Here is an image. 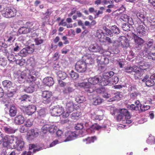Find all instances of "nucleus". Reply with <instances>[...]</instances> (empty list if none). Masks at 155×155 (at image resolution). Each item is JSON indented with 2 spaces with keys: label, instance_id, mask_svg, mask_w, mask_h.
I'll return each mask as SVG.
<instances>
[{
  "label": "nucleus",
  "instance_id": "1",
  "mask_svg": "<svg viewBox=\"0 0 155 155\" xmlns=\"http://www.w3.org/2000/svg\"><path fill=\"white\" fill-rule=\"evenodd\" d=\"M78 86L83 87L86 91L89 93L95 91L97 94H102L104 93L105 91L104 87H101L96 88L95 87L91 86L88 83H78Z\"/></svg>",
  "mask_w": 155,
  "mask_h": 155
},
{
  "label": "nucleus",
  "instance_id": "2",
  "mask_svg": "<svg viewBox=\"0 0 155 155\" xmlns=\"http://www.w3.org/2000/svg\"><path fill=\"white\" fill-rule=\"evenodd\" d=\"M41 96L43 99L42 102L45 104L50 103L52 100V94L51 92L45 91L42 92Z\"/></svg>",
  "mask_w": 155,
  "mask_h": 155
},
{
  "label": "nucleus",
  "instance_id": "3",
  "mask_svg": "<svg viewBox=\"0 0 155 155\" xmlns=\"http://www.w3.org/2000/svg\"><path fill=\"white\" fill-rule=\"evenodd\" d=\"M120 114L117 117V120L118 121L125 119H130L131 116L128 111L126 109L124 108L120 109Z\"/></svg>",
  "mask_w": 155,
  "mask_h": 155
},
{
  "label": "nucleus",
  "instance_id": "4",
  "mask_svg": "<svg viewBox=\"0 0 155 155\" xmlns=\"http://www.w3.org/2000/svg\"><path fill=\"white\" fill-rule=\"evenodd\" d=\"M75 69L78 72H84L87 69V65L84 61L80 60L76 63Z\"/></svg>",
  "mask_w": 155,
  "mask_h": 155
},
{
  "label": "nucleus",
  "instance_id": "5",
  "mask_svg": "<svg viewBox=\"0 0 155 155\" xmlns=\"http://www.w3.org/2000/svg\"><path fill=\"white\" fill-rule=\"evenodd\" d=\"M15 137L12 136H9L7 135H5L2 137V142H3V146L5 147H7L8 145H9L11 147L13 142L15 141Z\"/></svg>",
  "mask_w": 155,
  "mask_h": 155
},
{
  "label": "nucleus",
  "instance_id": "6",
  "mask_svg": "<svg viewBox=\"0 0 155 155\" xmlns=\"http://www.w3.org/2000/svg\"><path fill=\"white\" fill-rule=\"evenodd\" d=\"M64 109L62 107L58 105L53 106L50 110V113L52 116L57 117L62 114Z\"/></svg>",
  "mask_w": 155,
  "mask_h": 155
},
{
  "label": "nucleus",
  "instance_id": "7",
  "mask_svg": "<svg viewBox=\"0 0 155 155\" xmlns=\"http://www.w3.org/2000/svg\"><path fill=\"white\" fill-rule=\"evenodd\" d=\"M32 24L30 22H27L25 25V27H22L18 30V32L21 34H25L30 32H32L33 30L31 27Z\"/></svg>",
  "mask_w": 155,
  "mask_h": 155
},
{
  "label": "nucleus",
  "instance_id": "8",
  "mask_svg": "<svg viewBox=\"0 0 155 155\" xmlns=\"http://www.w3.org/2000/svg\"><path fill=\"white\" fill-rule=\"evenodd\" d=\"M24 142L20 140H18V137H16V139L12 145V149H16L18 150H21L24 147Z\"/></svg>",
  "mask_w": 155,
  "mask_h": 155
},
{
  "label": "nucleus",
  "instance_id": "9",
  "mask_svg": "<svg viewBox=\"0 0 155 155\" xmlns=\"http://www.w3.org/2000/svg\"><path fill=\"white\" fill-rule=\"evenodd\" d=\"M16 12V11L14 8H8L6 9L5 12L2 13V15L6 18H10L15 15Z\"/></svg>",
  "mask_w": 155,
  "mask_h": 155
},
{
  "label": "nucleus",
  "instance_id": "10",
  "mask_svg": "<svg viewBox=\"0 0 155 155\" xmlns=\"http://www.w3.org/2000/svg\"><path fill=\"white\" fill-rule=\"evenodd\" d=\"M101 77L99 76H95L91 77L88 79V82H84L85 83H88L91 86L92 85H95L99 84V82L101 81Z\"/></svg>",
  "mask_w": 155,
  "mask_h": 155
},
{
  "label": "nucleus",
  "instance_id": "11",
  "mask_svg": "<svg viewBox=\"0 0 155 155\" xmlns=\"http://www.w3.org/2000/svg\"><path fill=\"white\" fill-rule=\"evenodd\" d=\"M97 62L98 64H106L109 62V59L104 55L99 56L97 58Z\"/></svg>",
  "mask_w": 155,
  "mask_h": 155
},
{
  "label": "nucleus",
  "instance_id": "12",
  "mask_svg": "<svg viewBox=\"0 0 155 155\" xmlns=\"http://www.w3.org/2000/svg\"><path fill=\"white\" fill-rule=\"evenodd\" d=\"M77 135L76 133L71 131H68L65 134L66 139L64 140L65 142H67L74 139V137H76Z\"/></svg>",
  "mask_w": 155,
  "mask_h": 155
},
{
  "label": "nucleus",
  "instance_id": "13",
  "mask_svg": "<svg viewBox=\"0 0 155 155\" xmlns=\"http://www.w3.org/2000/svg\"><path fill=\"white\" fill-rule=\"evenodd\" d=\"M36 109V108L35 106L33 105H31L26 107L25 111L28 115H31L35 112Z\"/></svg>",
  "mask_w": 155,
  "mask_h": 155
},
{
  "label": "nucleus",
  "instance_id": "14",
  "mask_svg": "<svg viewBox=\"0 0 155 155\" xmlns=\"http://www.w3.org/2000/svg\"><path fill=\"white\" fill-rule=\"evenodd\" d=\"M43 81L45 84L49 87L52 86L54 83L53 79L51 77L45 78L43 79Z\"/></svg>",
  "mask_w": 155,
  "mask_h": 155
},
{
  "label": "nucleus",
  "instance_id": "15",
  "mask_svg": "<svg viewBox=\"0 0 155 155\" xmlns=\"http://www.w3.org/2000/svg\"><path fill=\"white\" fill-rule=\"evenodd\" d=\"M27 73L26 71L22 72L20 75L18 77V81L20 83L24 82L25 80L27 81Z\"/></svg>",
  "mask_w": 155,
  "mask_h": 155
},
{
  "label": "nucleus",
  "instance_id": "16",
  "mask_svg": "<svg viewBox=\"0 0 155 155\" xmlns=\"http://www.w3.org/2000/svg\"><path fill=\"white\" fill-rule=\"evenodd\" d=\"M147 31V29L145 28L143 25H140L137 28V35L140 36L143 35Z\"/></svg>",
  "mask_w": 155,
  "mask_h": 155
},
{
  "label": "nucleus",
  "instance_id": "17",
  "mask_svg": "<svg viewBox=\"0 0 155 155\" xmlns=\"http://www.w3.org/2000/svg\"><path fill=\"white\" fill-rule=\"evenodd\" d=\"M89 50L91 51L94 52H97L100 51L101 48L97 44H91L88 48Z\"/></svg>",
  "mask_w": 155,
  "mask_h": 155
},
{
  "label": "nucleus",
  "instance_id": "18",
  "mask_svg": "<svg viewBox=\"0 0 155 155\" xmlns=\"http://www.w3.org/2000/svg\"><path fill=\"white\" fill-rule=\"evenodd\" d=\"M74 104L71 101H67L66 103L65 108L68 111L70 112H71L74 110Z\"/></svg>",
  "mask_w": 155,
  "mask_h": 155
},
{
  "label": "nucleus",
  "instance_id": "19",
  "mask_svg": "<svg viewBox=\"0 0 155 155\" xmlns=\"http://www.w3.org/2000/svg\"><path fill=\"white\" fill-rule=\"evenodd\" d=\"M25 121L24 117L21 115L17 116L15 117L14 122L16 124H21L24 123Z\"/></svg>",
  "mask_w": 155,
  "mask_h": 155
},
{
  "label": "nucleus",
  "instance_id": "20",
  "mask_svg": "<svg viewBox=\"0 0 155 155\" xmlns=\"http://www.w3.org/2000/svg\"><path fill=\"white\" fill-rule=\"evenodd\" d=\"M138 66L141 70H146L149 68L150 66L144 61H140L138 63Z\"/></svg>",
  "mask_w": 155,
  "mask_h": 155
},
{
  "label": "nucleus",
  "instance_id": "21",
  "mask_svg": "<svg viewBox=\"0 0 155 155\" xmlns=\"http://www.w3.org/2000/svg\"><path fill=\"white\" fill-rule=\"evenodd\" d=\"M35 84L33 83L30 84L29 85L26 86L24 89L25 91L28 93H31L35 90Z\"/></svg>",
  "mask_w": 155,
  "mask_h": 155
},
{
  "label": "nucleus",
  "instance_id": "22",
  "mask_svg": "<svg viewBox=\"0 0 155 155\" xmlns=\"http://www.w3.org/2000/svg\"><path fill=\"white\" fill-rule=\"evenodd\" d=\"M17 112V110L15 106L13 104L11 105L9 110V115L11 117H14L16 115Z\"/></svg>",
  "mask_w": 155,
  "mask_h": 155
},
{
  "label": "nucleus",
  "instance_id": "23",
  "mask_svg": "<svg viewBox=\"0 0 155 155\" xmlns=\"http://www.w3.org/2000/svg\"><path fill=\"white\" fill-rule=\"evenodd\" d=\"M3 130L4 131L8 134H13L15 132L16 130L14 129L11 127L4 126L3 127Z\"/></svg>",
  "mask_w": 155,
  "mask_h": 155
},
{
  "label": "nucleus",
  "instance_id": "24",
  "mask_svg": "<svg viewBox=\"0 0 155 155\" xmlns=\"http://www.w3.org/2000/svg\"><path fill=\"white\" fill-rule=\"evenodd\" d=\"M102 127V126L99 125L97 123H95L90 127L88 130H90L91 133H93L94 132L95 130H99Z\"/></svg>",
  "mask_w": 155,
  "mask_h": 155
},
{
  "label": "nucleus",
  "instance_id": "25",
  "mask_svg": "<svg viewBox=\"0 0 155 155\" xmlns=\"http://www.w3.org/2000/svg\"><path fill=\"white\" fill-rule=\"evenodd\" d=\"M120 18L125 21H127V22L130 23V24H133V22L132 18L128 16L127 15H123L121 16Z\"/></svg>",
  "mask_w": 155,
  "mask_h": 155
},
{
  "label": "nucleus",
  "instance_id": "26",
  "mask_svg": "<svg viewBox=\"0 0 155 155\" xmlns=\"http://www.w3.org/2000/svg\"><path fill=\"white\" fill-rule=\"evenodd\" d=\"M96 139V137L95 136H93L91 137H88L87 138L83 140V141L84 142H85L86 144H89L94 142Z\"/></svg>",
  "mask_w": 155,
  "mask_h": 155
},
{
  "label": "nucleus",
  "instance_id": "27",
  "mask_svg": "<svg viewBox=\"0 0 155 155\" xmlns=\"http://www.w3.org/2000/svg\"><path fill=\"white\" fill-rule=\"evenodd\" d=\"M58 77L61 80H64L65 79L67 75L64 72L60 71L57 72V73Z\"/></svg>",
  "mask_w": 155,
  "mask_h": 155
},
{
  "label": "nucleus",
  "instance_id": "28",
  "mask_svg": "<svg viewBox=\"0 0 155 155\" xmlns=\"http://www.w3.org/2000/svg\"><path fill=\"white\" fill-rule=\"evenodd\" d=\"M132 24H130V23L129 22L127 23H124L123 24L122 28L124 31H130L132 28Z\"/></svg>",
  "mask_w": 155,
  "mask_h": 155
},
{
  "label": "nucleus",
  "instance_id": "29",
  "mask_svg": "<svg viewBox=\"0 0 155 155\" xmlns=\"http://www.w3.org/2000/svg\"><path fill=\"white\" fill-rule=\"evenodd\" d=\"M137 69V67L136 66H133L132 67L127 66L125 68V71L126 72L130 73L136 71Z\"/></svg>",
  "mask_w": 155,
  "mask_h": 155
},
{
  "label": "nucleus",
  "instance_id": "30",
  "mask_svg": "<svg viewBox=\"0 0 155 155\" xmlns=\"http://www.w3.org/2000/svg\"><path fill=\"white\" fill-rule=\"evenodd\" d=\"M110 81L108 79H106L101 77V81L99 82V84L101 86H105L108 85L110 83Z\"/></svg>",
  "mask_w": 155,
  "mask_h": 155
},
{
  "label": "nucleus",
  "instance_id": "31",
  "mask_svg": "<svg viewBox=\"0 0 155 155\" xmlns=\"http://www.w3.org/2000/svg\"><path fill=\"white\" fill-rule=\"evenodd\" d=\"M102 100L101 98L98 96H97L93 99L92 101L93 104L97 105L101 104L102 103Z\"/></svg>",
  "mask_w": 155,
  "mask_h": 155
},
{
  "label": "nucleus",
  "instance_id": "32",
  "mask_svg": "<svg viewBox=\"0 0 155 155\" xmlns=\"http://www.w3.org/2000/svg\"><path fill=\"white\" fill-rule=\"evenodd\" d=\"M75 100L78 103H81L86 101V98L84 96L78 95L76 97Z\"/></svg>",
  "mask_w": 155,
  "mask_h": 155
},
{
  "label": "nucleus",
  "instance_id": "33",
  "mask_svg": "<svg viewBox=\"0 0 155 155\" xmlns=\"http://www.w3.org/2000/svg\"><path fill=\"white\" fill-rule=\"evenodd\" d=\"M36 80V78L35 77L32 75L31 74L27 73V81L28 82H31L35 81Z\"/></svg>",
  "mask_w": 155,
  "mask_h": 155
},
{
  "label": "nucleus",
  "instance_id": "34",
  "mask_svg": "<svg viewBox=\"0 0 155 155\" xmlns=\"http://www.w3.org/2000/svg\"><path fill=\"white\" fill-rule=\"evenodd\" d=\"M114 72L113 71H110L105 72L103 75V78L106 79H108L112 77L114 74Z\"/></svg>",
  "mask_w": 155,
  "mask_h": 155
},
{
  "label": "nucleus",
  "instance_id": "35",
  "mask_svg": "<svg viewBox=\"0 0 155 155\" xmlns=\"http://www.w3.org/2000/svg\"><path fill=\"white\" fill-rule=\"evenodd\" d=\"M12 40V39H8L6 41H5L6 43L2 41H0V46L1 47V49H2V47L6 48L7 47L8 45H10V44L9 43L10 42V41ZM4 41L5 42V39H4Z\"/></svg>",
  "mask_w": 155,
  "mask_h": 155
},
{
  "label": "nucleus",
  "instance_id": "36",
  "mask_svg": "<svg viewBox=\"0 0 155 155\" xmlns=\"http://www.w3.org/2000/svg\"><path fill=\"white\" fill-rule=\"evenodd\" d=\"M136 16L137 18L141 21H143L144 20L145 16L143 12H137L136 14Z\"/></svg>",
  "mask_w": 155,
  "mask_h": 155
},
{
  "label": "nucleus",
  "instance_id": "37",
  "mask_svg": "<svg viewBox=\"0 0 155 155\" xmlns=\"http://www.w3.org/2000/svg\"><path fill=\"white\" fill-rule=\"evenodd\" d=\"M134 72L135 73L134 74V75L135 78L136 79H140L143 75L141 72L137 70V69L136 71H134Z\"/></svg>",
  "mask_w": 155,
  "mask_h": 155
},
{
  "label": "nucleus",
  "instance_id": "38",
  "mask_svg": "<svg viewBox=\"0 0 155 155\" xmlns=\"http://www.w3.org/2000/svg\"><path fill=\"white\" fill-rule=\"evenodd\" d=\"M2 84L4 87L10 88L12 86V83L8 80H5L2 82Z\"/></svg>",
  "mask_w": 155,
  "mask_h": 155
},
{
  "label": "nucleus",
  "instance_id": "39",
  "mask_svg": "<svg viewBox=\"0 0 155 155\" xmlns=\"http://www.w3.org/2000/svg\"><path fill=\"white\" fill-rule=\"evenodd\" d=\"M137 48H140L144 43L143 39H134Z\"/></svg>",
  "mask_w": 155,
  "mask_h": 155
},
{
  "label": "nucleus",
  "instance_id": "40",
  "mask_svg": "<svg viewBox=\"0 0 155 155\" xmlns=\"http://www.w3.org/2000/svg\"><path fill=\"white\" fill-rule=\"evenodd\" d=\"M140 110L141 112H144L150 109V106L145 104H141L140 106Z\"/></svg>",
  "mask_w": 155,
  "mask_h": 155
},
{
  "label": "nucleus",
  "instance_id": "41",
  "mask_svg": "<svg viewBox=\"0 0 155 155\" xmlns=\"http://www.w3.org/2000/svg\"><path fill=\"white\" fill-rule=\"evenodd\" d=\"M121 95L120 94L117 93L114 94V96L113 98L110 99V101H113L115 100H119L121 99Z\"/></svg>",
  "mask_w": 155,
  "mask_h": 155
},
{
  "label": "nucleus",
  "instance_id": "42",
  "mask_svg": "<svg viewBox=\"0 0 155 155\" xmlns=\"http://www.w3.org/2000/svg\"><path fill=\"white\" fill-rule=\"evenodd\" d=\"M28 54V51L27 48H24L22 49L20 52L19 53V54L21 56H25Z\"/></svg>",
  "mask_w": 155,
  "mask_h": 155
},
{
  "label": "nucleus",
  "instance_id": "43",
  "mask_svg": "<svg viewBox=\"0 0 155 155\" xmlns=\"http://www.w3.org/2000/svg\"><path fill=\"white\" fill-rule=\"evenodd\" d=\"M57 129V127L55 125H52L50 126L48 129V131L50 133H54L56 132Z\"/></svg>",
  "mask_w": 155,
  "mask_h": 155
},
{
  "label": "nucleus",
  "instance_id": "44",
  "mask_svg": "<svg viewBox=\"0 0 155 155\" xmlns=\"http://www.w3.org/2000/svg\"><path fill=\"white\" fill-rule=\"evenodd\" d=\"M85 62L87 65L92 64L94 63V60L91 57H89L85 60Z\"/></svg>",
  "mask_w": 155,
  "mask_h": 155
},
{
  "label": "nucleus",
  "instance_id": "45",
  "mask_svg": "<svg viewBox=\"0 0 155 155\" xmlns=\"http://www.w3.org/2000/svg\"><path fill=\"white\" fill-rule=\"evenodd\" d=\"M70 75L71 77L73 79H76L78 77V74L74 72L73 71H72L71 73H70Z\"/></svg>",
  "mask_w": 155,
  "mask_h": 155
},
{
  "label": "nucleus",
  "instance_id": "46",
  "mask_svg": "<svg viewBox=\"0 0 155 155\" xmlns=\"http://www.w3.org/2000/svg\"><path fill=\"white\" fill-rule=\"evenodd\" d=\"M155 83L153 79H150V80H147L146 82V84L148 87H151L153 86Z\"/></svg>",
  "mask_w": 155,
  "mask_h": 155
},
{
  "label": "nucleus",
  "instance_id": "47",
  "mask_svg": "<svg viewBox=\"0 0 155 155\" xmlns=\"http://www.w3.org/2000/svg\"><path fill=\"white\" fill-rule=\"evenodd\" d=\"M34 47V44H32L30 46H29L26 48L28 54H31L34 52L35 49Z\"/></svg>",
  "mask_w": 155,
  "mask_h": 155
},
{
  "label": "nucleus",
  "instance_id": "48",
  "mask_svg": "<svg viewBox=\"0 0 155 155\" xmlns=\"http://www.w3.org/2000/svg\"><path fill=\"white\" fill-rule=\"evenodd\" d=\"M15 93L16 91H8L5 94V96L8 97H12Z\"/></svg>",
  "mask_w": 155,
  "mask_h": 155
},
{
  "label": "nucleus",
  "instance_id": "49",
  "mask_svg": "<svg viewBox=\"0 0 155 155\" xmlns=\"http://www.w3.org/2000/svg\"><path fill=\"white\" fill-rule=\"evenodd\" d=\"M111 30L114 34H118L120 33V30L119 28L115 25L112 26Z\"/></svg>",
  "mask_w": 155,
  "mask_h": 155
},
{
  "label": "nucleus",
  "instance_id": "50",
  "mask_svg": "<svg viewBox=\"0 0 155 155\" xmlns=\"http://www.w3.org/2000/svg\"><path fill=\"white\" fill-rule=\"evenodd\" d=\"M74 91V89L71 87H68L64 89L63 91V92L64 94H69L72 92Z\"/></svg>",
  "mask_w": 155,
  "mask_h": 155
},
{
  "label": "nucleus",
  "instance_id": "51",
  "mask_svg": "<svg viewBox=\"0 0 155 155\" xmlns=\"http://www.w3.org/2000/svg\"><path fill=\"white\" fill-rule=\"evenodd\" d=\"M46 114V110L45 109H41L38 112V114L41 117H44Z\"/></svg>",
  "mask_w": 155,
  "mask_h": 155
},
{
  "label": "nucleus",
  "instance_id": "52",
  "mask_svg": "<svg viewBox=\"0 0 155 155\" xmlns=\"http://www.w3.org/2000/svg\"><path fill=\"white\" fill-rule=\"evenodd\" d=\"M8 60L10 62H13L16 61L17 59L15 58L14 55L12 54H10L8 56Z\"/></svg>",
  "mask_w": 155,
  "mask_h": 155
},
{
  "label": "nucleus",
  "instance_id": "53",
  "mask_svg": "<svg viewBox=\"0 0 155 155\" xmlns=\"http://www.w3.org/2000/svg\"><path fill=\"white\" fill-rule=\"evenodd\" d=\"M21 101H27L28 100L30 101L31 100L30 96L26 94H24L21 97Z\"/></svg>",
  "mask_w": 155,
  "mask_h": 155
},
{
  "label": "nucleus",
  "instance_id": "54",
  "mask_svg": "<svg viewBox=\"0 0 155 155\" xmlns=\"http://www.w3.org/2000/svg\"><path fill=\"white\" fill-rule=\"evenodd\" d=\"M128 108L132 110H136L137 111L139 110L137 106L134 104H132L130 105H128Z\"/></svg>",
  "mask_w": 155,
  "mask_h": 155
},
{
  "label": "nucleus",
  "instance_id": "55",
  "mask_svg": "<svg viewBox=\"0 0 155 155\" xmlns=\"http://www.w3.org/2000/svg\"><path fill=\"white\" fill-rule=\"evenodd\" d=\"M138 93L136 92H134L130 93V97L132 100H134L137 98V96L138 95Z\"/></svg>",
  "mask_w": 155,
  "mask_h": 155
},
{
  "label": "nucleus",
  "instance_id": "56",
  "mask_svg": "<svg viewBox=\"0 0 155 155\" xmlns=\"http://www.w3.org/2000/svg\"><path fill=\"white\" fill-rule=\"evenodd\" d=\"M20 48V45L17 43H16L15 46L13 47V51L15 52L18 51L21 49Z\"/></svg>",
  "mask_w": 155,
  "mask_h": 155
},
{
  "label": "nucleus",
  "instance_id": "57",
  "mask_svg": "<svg viewBox=\"0 0 155 155\" xmlns=\"http://www.w3.org/2000/svg\"><path fill=\"white\" fill-rule=\"evenodd\" d=\"M25 60L22 59H17L15 62L17 64H18L20 66H22L25 64Z\"/></svg>",
  "mask_w": 155,
  "mask_h": 155
},
{
  "label": "nucleus",
  "instance_id": "58",
  "mask_svg": "<svg viewBox=\"0 0 155 155\" xmlns=\"http://www.w3.org/2000/svg\"><path fill=\"white\" fill-rule=\"evenodd\" d=\"M49 125L48 124H45L41 128V130L43 132L45 133H46L47 131L48 130L49 128Z\"/></svg>",
  "mask_w": 155,
  "mask_h": 155
},
{
  "label": "nucleus",
  "instance_id": "59",
  "mask_svg": "<svg viewBox=\"0 0 155 155\" xmlns=\"http://www.w3.org/2000/svg\"><path fill=\"white\" fill-rule=\"evenodd\" d=\"M33 121L30 119H28L25 123V125L27 127H30L33 124Z\"/></svg>",
  "mask_w": 155,
  "mask_h": 155
},
{
  "label": "nucleus",
  "instance_id": "60",
  "mask_svg": "<svg viewBox=\"0 0 155 155\" xmlns=\"http://www.w3.org/2000/svg\"><path fill=\"white\" fill-rule=\"evenodd\" d=\"M30 131V133L29 134L31 135L32 137H35L38 135V133L37 132H35L34 129H31Z\"/></svg>",
  "mask_w": 155,
  "mask_h": 155
},
{
  "label": "nucleus",
  "instance_id": "61",
  "mask_svg": "<svg viewBox=\"0 0 155 155\" xmlns=\"http://www.w3.org/2000/svg\"><path fill=\"white\" fill-rule=\"evenodd\" d=\"M104 28L106 32L107 35L108 36H110V37L113 36V33L112 32V31L111 30H110V29L106 28L105 27Z\"/></svg>",
  "mask_w": 155,
  "mask_h": 155
},
{
  "label": "nucleus",
  "instance_id": "62",
  "mask_svg": "<svg viewBox=\"0 0 155 155\" xmlns=\"http://www.w3.org/2000/svg\"><path fill=\"white\" fill-rule=\"evenodd\" d=\"M84 127L83 124L82 123L77 124L75 126V128L76 130H81Z\"/></svg>",
  "mask_w": 155,
  "mask_h": 155
},
{
  "label": "nucleus",
  "instance_id": "63",
  "mask_svg": "<svg viewBox=\"0 0 155 155\" xmlns=\"http://www.w3.org/2000/svg\"><path fill=\"white\" fill-rule=\"evenodd\" d=\"M71 113V112H70L68 111L67 110V111H65L64 110L61 114L62 115V117L63 118L68 117L70 113Z\"/></svg>",
  "mask_w": 155,
  "mask_h": 155
},
{
  "label": "nucleus",
  "instance_id": "64",
  "mask_svg": "<svg viewBox=\"0 0 155 155\" xmlns=\"http://www.w3.org/2000/svg\"><path fill=\"white\" fill-rule=\"evenodd\" d=\"M148 58L150 59L155 60V53H150L149 54Z\"/></svg>",
  "mask_w": 155,
  "mask_h": 155
}]
</instances>
